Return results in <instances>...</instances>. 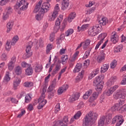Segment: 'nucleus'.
I'll return each mask as SVG.
<instances>
[{
	"mask_svg": "<svg viewBox=\"0 0 126 126\" xmlns=\"http://www.w3.org/2000/svg\"><path fill=\"white\" fill-rule=\"evenodd\" d=\"M126 90L125 89H121L116 93L114 95V99L116 100L118 99H120L118 103L115 104L111 107L112 111H119V112L122 113V105L125 104L126 101Z\"/></svg>",
	"mask_w": 126,
	"mask_h": 126,
	"instance_id": "obj_1",
	"label": "nucleus"
},
{
	"mask_svg": "<svg viewBox=\"0 0 126 126\" xmlns=\"http://www.w3.org/2000/svg\"><path fill=\"white\" fill-rule=\"evenodd\" d=\"M43 2V0H40L37 4L36 5L35 8L33 10L34 13H37L38 11V14L35 16L36 20H41L43 19L44 13L48 12L50 10V4L48 3H43L42 6L41 4Z\"/></svg>",
	"mask_w": 126,
	"mask_h": 126,
	"instance_id": "obj_2",
	"label": "nucleus"
},
{
	"mask_svg": "<svg viewBox=\"0 0 126 126\" xmlns=\"http://www.w3.org/2000/svg\"><path fill=\"white\" fill-rule=\"evenodd\" d=\"M98 23L102 25H106L108 23V19L106 17L102 18L101 20L98 21ZM100 25H95L94 26L93 28L89 29V34L91 36H96V35L99 34L100 30L99 28L102 26Z\"/></svg>",
	"mask_w": 126,
	"mask_h": 126,
	"instance_id": "obj_3",
	"label": "nucleus"
},
{
	"mask_svg": "<svg viewBox=\"0 0 126 126\" xmlns=\"http://www.w3.org/2000/svg\"><path fill=\"white\" fill-rule=\"evenodd\" d=\"M98 118V114L90 111L83 119V126H89L90 123H95Z\"/></svg>",
	"mask_w": 126,
	"mask_h": 126,
	"instance_id": "obj_4",
	"label": "nucleus"
},
{
	"mask_svg": "<svg viewBox=\"0 0 126 126\" xmlns=\"http://www.w3.org/2000/svg\"><path fill=\"white\" fill-rule=\"evenodd\" d=\"M29 4V3L27 2V0H18L14 8L17 10L22 5V7L20 8L21 10H25L28 7Z\"/></svg>",
	"mask_w": 126,
	"mask_h": 126,
	"instance_id": "obj_5",
	"label": "nucleus"
},
{
	"mask_svg": "<svg viewBox=\"0 0 126 126\" xmlns=\"http://www.w3.org/2000/svg\"><path fill=\"white\" fill-rule=\"evenodd\" d=\"M116 126H120L124 123V116L121 115H117L112 120V124H116Z\"/></svg>",
	"mask_w": 126,
	"mask_h": 126,
	"instance_id": "obj_6",
	"label": "nucleus"
},
{
	"mask_svg": "<svg viewBox=\"0 0 126 126\" xmlns=\"http://www.w3.org/2000/svg\"><path fill=\"white\" fill-rule=\"evenodd\" d=\"M32 45L30 44V45H28L27 47L26 50V54L23 55V59H24L25 60H26V59L28 58H30V57L32 56V50H31V47H32Z\"/></svg>",
	"mask_w": 126,
	"mask_h": 126,
	"instance_id": "obj_7",
	"label": "nucleus"
},
{
	"mask_svg": "<svg viewBox=\"0 0 126 126\" xmlns=\"http://www.w3.org/2000/svg\"><path fill=\"white\" fill-rule=\"evenodd\" d=\"M16 62V57L13 56L12 57L10 62L8 63V68L9 70H12L14 68V64Z\"/></svg>",
	"mask_w": 126,
	"mask_h": 126,
	"instance_id": "obj_8",
	"label": "nucleus"
},
{
	"mask_svg": "<svg viewBox=\"0 0 126 126\" xmlns=\"http://www.w3.org/2000/svg\"><path fill=\"white\" fill-rule=\"evenodd\" d=\"M44 99L45 98H40H40H38V103H39L37 106V109H38V110H41V109L47 104V100Z\"/></svg>",
	"mask_w": 126,
	"mask_h": 126,
	"instance_id": "obj_9",
	"label": "nucleus"
},
{
	"mask_svg": "<svg viewBox=\"0 0 126 126\" xmlns=\"http://www.w3.org/2000/svg\"><path fill=\"white\" fill-rule=\"evenodd\" d=\"M69 6V0H63L62 2L61 9L62 10H66Z\"/></svg>",
	"mask_w": 126,
	"mask_h": 126,
	"instance_id": "obj_10",
	"label": "nucleus"
},
{
	"mask_svg": "<svg viewBox=\"0 0 126 126\" xmlns=\"http://www.w3.org/2000/svg\"><path fill=\"white\" fill-rule=\"evenodd\" d=\"M80 96V94L78 93H76L75 94H73L69 98V102L73 103L76 100H78L79 97Z\"/></svg>",
	"mask_w": 126,
	"mask_h": 126,
	"instance_id": "obj_11",
	"label": "nucleus"
},
{
	"mask_svg": "<svg viewBox=\"0 0 126 126\" xmlns=\"http://www.w3.org/2000/svg\"><path fill=\"white\" fill-rule=\"evenodd\" d=\"M105 53L103 51L101 52L100 55L97 56L96 59L97 63H101L105 61Z\"/></svg>",
	"mask_w": 126,
	"mask_h": 126,
	"instance_id": "obj_12",
	"label": "nucleus"
},
{
	"mask_svg": "<svg viewBox=\"0 0 126 126\" xmlns=\"http://www.w3.org/2000/svg\"><path fill=\"white\" fill-rule=\"evenodd\" d=\"M104 78H105V76L103 74L96 77L94 81V85H96V83H100L101 82H103V79H104Z\"/></svg>",
	"mask_w": 126,
	"mask_h": 126,
	"instance_id": "obj_13",
	"label": "nucleus"
},
{
	"mask_svg": "<svg viewBox=\"0 0 126 126\" xmlns=\"http://www.w3.org/2000/svg\"><path fill=\"white\" fill-rule=\"evenodd\" d=\"M61 22H62V21L60 20V18H58L56 21L54 29L55 32H58V31H59V29H60V28L61 27Z\"/></svg>",
	"mask_w": 126,
	"mask_h": 126,
	"instance_id": "obj_14",
	"label": "nucleus"
},
{
	"mask_svg": "<svg viewBox=\"0 0 126 126\" xmlns=\"http://www.w3.org/2000/svg\"><path fill=\"white\" fill-rule=\"evenodd\" d=\"M58 63L56 64L55 68L52 72V75H55L61 69V61L59 60Z\"/></svg>",
	"mask_w": 126,
	"mask_h": 126,
	"instance_id": "obj_15",
	"label": "nucleus"
},
{
	"mask_svg": "<svg viewBox=\"0 0 126 126\" xmlns=\"http://www.w3.org/2000/svg\"><path fill=\"white\" fill-rule=\"evenodd\" d=\"M116 80H117L116 77H112L106 83L107 86L110 87L112 85H114V83L116 82Z\"/></svg>",
	"mask_w": 126,
	"mask_h": 126,
	"instance_id": "obj_16",
	"label": "nucleus"
},
{
	"mask_svg": "<svg viewBox=\"0 0 126 126\" xmlns=\"http://www.w3.org/2000/svg\"><path fill=\"white\" fill-rule=\"evenodd\" d=\"M82 115V113H81V111H79L76 113L75 115L72 117L70 120V123H73L74 122V120H78L79 118H80L81 117V115Z\"/></svg>",
	"mask_w": 126,
	"mask_h": 126,
	"instance_id": "obj_17",
	"label": "nucleus"
},
{
	"mask_svg": "<svg viewBox=\"0 0 126 126\" xmlns=\"http://www.w3.org/2000/svg\"><path fill=\"white\" fill-rule=\"evenodd\" d=\"M98 95H99V92L97 91L96 92L94 93L92 96L90 97V99L89 100V102L90 103H92L93 101H94V100H96V99L98 98Z\"/></svg>",
	"mask_w": 126,
	"mask_h": 126,
	"instance_id": "obj_18",
	"label": "nucleus"
},
{
	"mask_svg": "<svg viewBox=\"0 0 126 126\" xmlns=\"http://www.w3.org/2000/svg\"><path fill=\"white\" fill-rule=\"evenodd\" d=\"M91 42V41L89 39L85 40L84 42H82L83 43V49L84 50H87V48L89 47Z\"/></svg>",
	"mask_w": 126,
	"mask_h": 126,
	"instance_id": "obj_19",
	"label": "nucleus"
},
{
	"mask_svg": "<svg viewBox=\"0 0 126 126\" xmlns=\"http://www.w3.org/2000/svg\"><path fill=\"white\" fill-rule=\"evenodd\" d=\"M111 40L113 44H116L118 43V41H119V36H118L116 33H114L111 36Z\"/></svg>",
	"mask_w": 126,
	"mask_h": 126,
	"instance_id": "obj_20",
	"label": "nucleus"
},
{
	"mask_svg": "<svg viewBox=\"0 0 126 126\" xmlns=\"http://www.w3.org/2000/svg\"><path fill=\"white\" fill-rule=\"evenodd\" d=\"M96 88L95 90L97 92L101 91L103 89V86L104 85V82H100V83H96Z\"/></svg>",
	"mask_w": 126,
	"mask_h": 126,
	"instance_id": "obj_21",
	"label": "nucleus"
},
{
	"mask_svg": "<svg viewBox=\"0 0 126 126\" xmlns=\"http://www.w3.org/2000/svg\"><path fill=\"white\" fill-rule=\"evenodd\" d=\"M13 21H10L6 25V27L7 28V32L9 33V32L11 31V29H12V27L13 26Z\"/></svg>",
	"mask_w": 126,
	"mask_h": 126,
	"instance_id": "obj_22",
	"label": "nucleus"
},
{
	"mask_svg": "<svg viewBox=\"0 0 126 126\" xmlns=\"http://www.w3.org/2000/svg\"><path fill=\"white\" fill-rule=\"evenodd\" d=\"M76 16V14L75 13V12L71 13L69 14V16L68 17L67 20L68 22L70 23V22H71V21H72V20H73V19L75 18Z\"/></svg>",
	"mask_w": 126,
	"mask_h": 126,
	"instance_id": "obj_23",
	"label": "nucleus"
},
{
	"mask_svg": "<svg viewBox=\"0 0 126 126\" xmlns=\"http://www.w3.org/2000/svg\"><path fill=\"white\" fill-rule=\"evenodd\" d=\"M106 122V117L103 116H102L99 120L98 121V126H103Z\"/></svg>",
	"mask_w": 126,
	"mask_h": 126,
	"instance_id": "obj_24",
	"label": "nucleus"
},
{
	"mask_svg": "<svg viewBox=\"0 0 126 126\" xmlns=\"http://www.w3.org/2000/svg\"><path fill=\"white\" fill-rule=\"evenodd\" d=\"M93 92L92 91V90H90L89 91H88L85 94H84V95L83 96V99H84V100H87V99H88V97H89V96H90V95H91V94H92V93Z\"/></svg>",
	"mask_w": 126,
	"mask_h": 126,
	"instance_id": "obj_25",
	"label": "nucleus"
},
{
	"mask_svg": "<svg viewBox=\"0 0 126 126\" xmlns=\"http://www.w3.org/2000/svg\"><path fill=\"white\" fill-rule=\"evenodd\" d=\"M109 64H105L103 65V67H101L100 72L101 73H104V72H106L107 70L109 69Z\"/></svg>",
	"mask_w": 126,
	"mask_h": 126,
	"instance_id": "obj_26",
	"label": "nucleus"
},
{
	"mask_svg": "<svg viewBox=\"0 0 126 126\" xmlns=\"http://www.w3.org/2000/svg\"><path fill=\"white\" fill-rule=\"evenodd\" d=\"M15 72L17 75H20L22 73V68L20 66H17L15 67Z\"/></svg>",
	"mask_w": 126,
	"mask_h": 126,
	"instance_id": "obj_27",
	"label": "nucleus"
},
{
	"mask_svg": "<svg viewBox=\"0 0 126 126\" xmlns=\"http://www.w3.org/2000/svg\"><path fill=\"white\" fill-rule=\"evenodd\" d=\"M26 74L27 75H32L33 74V68L32 67H28L27 69H26Z\"/></svg>",
	"mask_w": 126,
	"mask_h": 126,
	"instance_id": "obj_28",
	"label": "nucleus"
},
{
	"mask_svg": "<svg viewBox=\"0 0 126 126\" xmlns=\"http://www.w3.org/2000/svg\"><path fill=\"white\" fill-rule=\"evenodd\" d=\"M84 74V70H83L80 73H79L78 76L76 77V80L77 81H79V80H81V79H82V78H83Z\"/></svg>",
	"mask_w": 126,
	"mask_h": 126,
	"instance_id": "obj_29",
	"label": "nucleus"
},
{
	"mask_svg": "<svg viewBox=\"0 0 126 126\" xmlns=\"http://www.w3.org/2000/svg\"><path fill=\"white\" fill-rule=\"evenodd\" d=\"M42 91V93L39 97V101L41 99H45V97L46 96V95H45V93L47 91V87L46 86L43 87Z\"/></svg>",
	"mask_w": 126,
	"mask_h": 126,
	"instance_id": "obj_30",
	"label": "nucleus"
},
{
	"mask_svg": "<svg viewBox=\"0 0 126 126\" xmlns=\"http://www.w3.org/2000/svg\"><path fill=\"white\" fill-rule=\"evenodd\" d=\"M42 69H43V66L37 64L34 69L35 72H40L42 71Z\"/></svg>",
	"mask_w": 126,
	"mask_h": 126,
	"instance_id": "obj_31",
	"label": "nucleus"
},
{
	"mask_svg": "<svg viewBox=\"0 0 126 126\" xmlns=\"http://www.w3.org/2000/svg\"><path fill=\"white\" fill-rule=\"evenodd\" d=\"M123 50V45H119L114 49V53H120Z\"/></svg>",
	"mask_w": 126,
	"mask_h": 126,
	"instance_id": "obj_32",
	"label": "nucleus"
},
{
	"mask_svg": "<svg viewBox=\"0 0 126 126\" xmlns=\"http://www.w3.org/2000/svg\"><path fill=\"white\" fill-rule=\"evenodd\" d=\"M19 39V38L17 35L14 36V37L12 38L11 45L12 46H14V45L16 44V42H17V41H18Z\"/></svg>",
	"mask_w": 126,
	"mask_h": 126,
	"instance_id": "obj_33",
	"label": "nucleus"
},
{
	"mask_svg": "<svg viewBox=\"0 0 126 126\" xmlns=\"http://www.w3.org/2000/svg\"><path fill=\"white\" fill-rule=\"evenodd\" d=\"M78 54H79V51L76 52L73 57L70 59V61L71 63H74L75 61V60H76V56H78Z\"/></svg>",
	"mask_w": 126,
	"mask_h": 126,
	"instance_id": "obj_34",
	"label": "nucleus"
},
{
	"mask_svg": "<svg viewBox=\"0 0 126 126\" xmlns=\"http://www.w3.org/2000/svg\"><path fill=\"white\" fill-rule=\"evenodd\" d=\"M20 84V80H16V81H14L13 83V87L14 90H16L17 89V87Z\"/></svg>",
	"mask_w": 126,
	"mask_h": 126,
	"instance_id": "obj_35",
	"label": "nucleus"
},
{
	"mask_svg": "<svg viewBox=\"0 0 126 126\" xmlns=\"http://www.w3.org/2000/svg\"><path fill=\"white\" fill-rule=\"evenodd\" d=\"M92 48H89L87 51H86L83 59L85 60V59H87L88 57H89V55H90V52H91V50Z\"/></svg>",
	"mask_w": 126,
	"mask_h": 126,
	"instance_id": "obj_36",
	"label": "nucleus"
},
{
	"mask_svg": "<svg viewBox=\"0 0 126 126\" xmlns=\"http://www.w3.org/2000/svg\"><path fill=\"white\" fill-rule=\"evenodd\" d=\"M24 87L30 88L33 86V83L32 82H26L23 84Z\"/></svg>",
	"mask_w": 126,
	"mask_h": 126,
	"instance_id": "obj_37",
	"label": "nucleus"
},
{
	"mask_svg": "<svg viewBox=\"0 0 126 126\" xmlns=\"http://www.w3.org/2000/svg\"><path fill=\"white\" fill-rule=\"evenodd\" d=\"M104 95H106V96H111L112 94L113 93L110 89L106 90L104 92Z\"/></svg>",
	"mask_w": 126,
	"mask_h": 126,
	"instance_id": "obj_38",
	"label": "nucleus"
},
{
	"mask_svg": "<svg viewBox=\"0 0 126 126\" xmlns=\"http://www.w3.org/2000/svg\"><path fill=\"white\" fill-rule=\"evenodd\" d=\"M58 12H53L51 18L49 19V21H54L56 19V17L58 16Z\"/></svg>",
	"mask_w": 126,
	"mask_h": 126,
	"instance_id": "obj_39",
	"label": "nucleus"
},
{
	"mask_svg": "<svg viewBox=\"0 0 126 126\" xmlns=\"http://www.w3.org/2000/svg\"><path fill=\"white\" fill-rule=\"evenodd\" d=\"M106 37H107V33H101L98 36V39H101L100 41H102L103 43L104 41V39H105Z\"/></svg>",
	"mask_w": 126,
	"mask_h": 126,
	"instance_id": "obj_40",
	"label": "nucleus"
},
{
	"mask_svg": "<svg viewBox=\"0 0 126 126\" xmlns=\"http://www.w3.org/2000/svg\"><path fill=\"white\" fill-rule=\"evenodd\" d=\"M30 45H34L35 49L38 50L39 47H37V46H40L39 42H38V40H35V42L32 43V42H30Z\"/></svg>",
	"mask_w": 126,
	"mask_h": 126,
	"instance_id": "obj_41",
	"label": "nucleus"
},
{
	"mask_svg": "<svg viewBox=\"0 0 126 126\" xmlns=\"http://www.w3.org/2000/svg\"><path fill=\"white\" fill-rule=\"evenodd\" d=\"M65 26H66V20H64L62 24L61 31L63 32L65 29Z\"/></svg>",
	"mask_w": 126,
	"mask_h": 126,
	"instance_id": "obj_42",
	"label": "nucleus"
},
{
	"mask_svg": "<svg viewBox=\"0 0 126 126\" xmlns=\"http://www.w3.org/2000/svg\"><path fill=\"white\" fill-rule=\"evenodd\" d=\"M48 99H52L55 95V93H56V91H53V92H48Z\"/></svg>",
	"mask_w": 126,
	"mask_h": 126,
	"instance_id": "obj_43",
	"label": "nucleus"
},
{
	"mask_svg": "<svg viewBox=\"0 0 126 126\" xmlns=\"http://www.w3.org/2000/svg\"><path fill=\"white\" fill-rule=\"evenodd\" d=\"M68 60V56L63 55L62 57V63H66Z\"/></svg>",
	"mask_w": 126,
	"mask_h": 126,
	"instance_id": "obj_44",
	"label": "nucleus"
},
{
	"mask_svg": "<svg viewBox=\"0 0 126 126\" xmlns=\"http://www.w3.org/2000/svg\"><path fill=\"white\" fill-rule=\"evenodd\" d=\"M31 96H30V94H28L25 96V103H29L31 101Z\"/></svg>",
	"mask_w": 126,
	"mask_h": 126,
	"instance_id": "obj_45",
	"label": "nucleus"
},
{
	"mask_svg": "<svg viewBox=\"0 0 126 126\" xmlns=\"http://www.w3.org/2000/svg\"><path fill=\"white\" fill-rule=\"evenodd\" d=\"M4 79L6 81V82H8V81L10 80V77H9V72L7 71L6 72V74Z\"/></svg>",
	"mask_w": 126,
	"mask_h": 126,
	"instance_id": "obj_46",
	"label": "nucleus"
},
{
	"mask_svg": "<svg viewBox=\"0 0 126 126\" xmlns=\"http://www.w3.org/2000/svg\"><path fill=\"white\" fill-rule=\"evenodd\" d=\"M39 45H37V48H39L40 47V48H43V46H44V41H43V39L42 38H40L39 39L38 41Z\"/></svg>",
	"mask_w": 126,
	"mask_h": 126,
	"instance_id": "obj_47",
	"label": "nucleus"
},
{
	"mask_svg": "<svg viewBox=\"0 0 126 126\" xmlns=\"http://www.w3.org/2000/svg\"><path fill=\"white\" fill-rule=\"evenodd\" d=\"M84 107V104L83 101L80 102L78 105L77 106L78 110H82V108Z\"/></svg>",
	"mask_w": 126,
	"mask_h": 126,
	"instance_id": "obj_48",
	"label": "nucleus"
},
{
	"mask_svg": "<svg viewBox=\"0 0 126 126\" xmlns=\"http://www.w3.org/2000/svg\"><path fill=\"white\" fill-rule=\"evenodd\" d=\"M59 111H61V106L60 105V103H58L55 106V112L57 114Z\"/></svg>",
	"mask_w": 126,
	"mask_h": 126,
	"instance_id": "obj_49",
	"label": "nucleus"
},
{
	"mask_svg": "<svg viewBox=\"0 0 126 126\" xmlns=\"http://www.w3.org/2000/svg\"><path fill=\"white\" fill-rule=\"evenodd\" d=\"M5 48L7 51H9L11 48V45H10V42L7 41L6 43Z\"/></svg>",
	"mask_w": 126,
	"mask_h": 126,
	"instance_id": "obj_50",
	"label": "nucleus"
},
{
	"mask_svg": "<svg viewBox=\"0 0 126 126\" xmlns=\"http://www.w3.org/2000/svg\"><path fill=\"white\" fill-rule=\"evenodd\" d=\"M72 33H73V30L69 29L65 32V35L66 36V37H68V36H69V35H71Z\"/></svg>",
	"mask_w": 126,
	"mask_h": 126,
	"instance_id": "obj_51",
	"label": "nucleus"
},
{
	"mask_svg": "<svg viewBox=\"0 0 126 126\" xmlns=\"http://www.w3.org/2000/svg\"><path fill=\"white\" fill-rule=\"evenodd\" d=\"M21 65L23 67H29L30 66H31V64H28L25 62H23L21 63Z\"/></svg>",
	"mask_w": 126,
	"mask_h": 126,
	"instance_id": "obj_52",
	"label": "nucleus"
},
{
	"mask_svg": "<svg viewBox=\"0 0 126 126\" xmlns=\"http://www.w3.org/2000/svg\"><path fill=\"white\" fill-rule=\"evenodd\" d=\"M117 65V61L114 60L110 64L111 68H115V66Z\"/></svg>",
	"mask_w": 126,
	"mask_h": 126,
	"instance_id": "obj_53",
	"label": "nucleus"
},
{
	"mask_svg": "<svg viewBox=\"0 0 126 126\" xmlns=\"http://www.w3.org/2000/svg\"><path fill=\"white\" fill-rule=\"evenodd\" d=\"M52 44H48L47 46V49H46V53L49 54L50 53V51L52 50Z\"/></svg>",
	"mask_w": 126,
	"mask_h": 126,
	"instance_id": "obj_54",
	"label": "nucleus"
},
{
	"mask_svg": "<svg viewBox=\"0 0 126 126\" xmlns=\"http://www.w3.org/2000/svg\"><path fill=\"white\" fill-rule=\"evenodd\" d=\"M118 88H119V85H116L114 86L113 87H111L110 89L111 90V91L114 93V92H115Z\"/></svg>",
	"mask_w": 126,
	"mask_h": 126,
	"instance_id": "obj_55",
	"label": "nucleus"
},
{
	"mask_svg": "<svg viewBox=\"0 0 126 126\" xmlns=\"http://www.w3.org/2000/svg\"><path fill=\"white\" fill-rule=\"evenodd\" d=\"M49 40L50 42H53L55 40V33L52 32L50 36Z\"/></svg>",
	"mask_w": 126,
	"mask_h": 126,
	"instance_id": "obj_56",
	"label": "nucleus"
},
{
	"mask_svg": "<svg viewBox=\"0 0 126 126\" xmlns=\"http://www.w3.org/2000/svg\"><path fill=\"white\" fill-rule=\"evenodd\" d=\"M59 11H60V7H59V4H57L55 7L54 12H57L59 14Z\"/></svg>",
	"mask_w": 126,
	"mask_h": 126,
	"instance_id": "obj_57",
	"label": "nucleus"
},
{
	"mask_svg": "<svg viewBox=\"0 0 126 126\" xmlns=\"http://www.w3.org/2000/svg\"><path fill=\"white\" fill-rule=\"evenodd\" d=\"M7 2H8V0H1L0 4L1 6L5 5Z\"/></svg>",
	"mask_w": 126,
	"mask_h": 126,
	"instance_id": "obj_58",
	"label": "nucleus"
},
{
	"mask_svg": "<svg viewBox=\"0 0 126 126\" xmlns=\"http://www.w3.org/2000/svg\"><path fill=\"white\" fill-rule=\"evenodd\" d=\"M27 109L29 111H33L34 110V106H33V104H29V105L28 106Z\"/></svg>",
	"mask_w": 126,
	"mask_h": 126,
	"instance_id": "obj_59",
	"label": "nucleus"
},
{
	"mask_svg": "<svg viewBox=\"0 0 126 126\" xmlns=\"http://www.w3.org/2000/svg\"><path fill=\"white\" fill-rule=\"evenodd\" d=\"M61 88L65 92L67 89H68V85L67 84H65L61 87Z\"/></svg>",
	"mask_w": 126,
	"mask_h": 126,
	"instance_id": "obj_60",
	"label": "nucleus"
},
{
	"mask_svg": "<svg viewBox=\"0 0 126 126\" xmlns=\"http://www.w3.org/2000/svg\"><path fill=\"white\" fill-rule=\"evenodd\" d=\"M9 14H8V13H6V12L4 13L3 15V20H6V19L8 18Z\"/></svg>",
	"mask_w": 126,
	"mask_h": 126,
	"instance_id": "obj_61",
	"label": "nucleus"
},
{
	"mask_svg": "<svg viewBox=\"0 0 126 126\" xmlns=\"http://www.w3.org/2000/svg\"><path fill=\"white\" fill-rule=\"evenodd\" d=\"M90 64V60H87L85 61V63H84V66H85V67H87L88 65Z\"/></svg>",
	"mask_w": 126,
	"mask_h": 126,
	"instance_id": "obj_62",
	"label": "nucleus"
},
{
	"mask_svg": "<svg viewBox=\"0 0 126 126\" xmlns=\"http://www.w3.org/2000/svg\"><path fill=\"white\" fill-rule=\"evenodd\" d=\"M6 10L7 12H6V13H8V14L12 13V11H13V10H12V8H11V7L7 8Z\"/></svg>",
	"mask_w": 126,
	"mask_h": 126,
	"instance_id": "obj_63",
	"label": "nucleus"
},
{
	"mask_svg": "<svg viewBox=\"0 0 126 126\" xmlns=\"http://www.w3.org/2000/svg\"><path fill=\"white\" fill-rule=\"evenodd\" d=\"M63 92H65L64 91L62 88V87H60L59 88L58 90V95H62V94L63 93Z\"/></svg>",
	"mask_w": 126,
	"mask_h": 126,
	"instance_id": "obj_64",
	"label": "nucleus"
}]
</instances>
